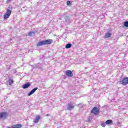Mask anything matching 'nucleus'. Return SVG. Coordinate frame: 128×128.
Segmentation results:
<instances>
[{
  "mask_svg": "<svg viewBox=\"0 0 128 128\" xmlns=\"http://www.w3.org/2000/svg\"><path fill=\"white\" fill-rule=\"evenodd\" d=\"M53 42L52 39L42 40L38 42L36 46H46V44H52Z\"/></svg>",
  "mask_w": 128,
  "mask_h": 128,
  "instance_id": "obj_1",
  "label": "nucleus"
},
{
  "mask_svg": "<svg viewBox=\"0 0 128 128\" xmlns=\"http://www.w3.org/2000/svg\"><path fill=\"white\" fill-rule=\"evenodd\" d=\"M120 84H122V86H128V77L125 76L124 78L120 80Z\"/></svg>",
  "mask_w": 128,
  "mask_h": 128,
  "instance_id": "obj_2",
  "label": "nucleus"
},
{
  "mask_svg": "<svg viewBox=\"0 0 128 128\" xmlns=\"http://www.w3.org/2000/svg\"><path fill=\"white\" fill-rule=\"evenodd\" d=\"M91 112L95 116H98V114H100V110L98 108V107H94L92 110Z\"/></svg>",
  "mask_w": 128,
  "mask_h": 128,
  "instance_id": "obj_3",
  "label": "nucleus"
},
{
  "mask_svg": "<svg viewBox=\"0 0 128 128\" xmlns=\"http://www.w3.org/2000/svg\"><path fill=\"white\" fill-rule=\"evenodd\" d=\"M10 14H12V10H10L9 9H8L6 13H5L4 16V20H6L10 16Z\"/></svg>",
  "mask_w": 128,
  "mask_h": 128,
  "instance_id": "obj_4",
  "label": "nucleus"
},
{
  "mask_svg": "<svg viewBox=\"0 0 128 128\" xmlns=\"http://www.w3.org/2000/svg\"><path fill=\"white\" fill-rule=\"evenodd\" d=\"M66 74L68 78H72L74 76V74H72V72L70 70H67L66 71Z\"/></svg>",
  "mask_w": 128,
  "mask_h": 128,
  "instance_id": "obj_5",
  "label": "nucleus"
},
{
  "mask_svg": "<svg viewBox=\"0 0 128 128\" xmlns=\"http://www.w3.org/2000/svg\"><path fill=\"white\" fill-rule=\"evenodd\" d=\"M8 116V113L6 112H0V118H6Z\"/></svg>",
  "mask_w": 128,
  "mask_h": 128,
  "instance_id": "obj_6",
  "label": "nucleus"
},
{
  "mask_svg": "<svg viewBox=\"0 0 128 128\" xmlns=\"http://www.w3.org/2000/svg\"><path fill=\"white\" fill-rule=\"evenodd\" d=\"M40 115H37L34 120V124H38V122H40Z\"/></svg>",
  "mask_w": 128,
  "mask_h": 128,
  "instance_id": "obj_7",
  "label": "nucleus"
},
{
  "mask_svg": "<svg viewBox=\"0 0 128 128\" xmlns=\"http://www.w3.org/2000/svg\"><path fill=\"white\" fill-rule=\"evenodd\" d=\"M38 87H36L35 88H34L33 90H32L28 94V96H32V94L36 92V90H38Z\"/></svg>",
  "mask_w": 128,
  "mask_h": 128,
  "instance_id": "obj_8",
  "label": "nucleus"
},
{
  "mask_svg": "<svg viewBox=\"0 0 128 128\" xmlns=\"http://www.w3.org/2000/svg\"><path fill=\"white\" fill-rule=\"evenodd\" d=\"M74 108V106L72 104H68V110H72Z\"/></svg>",
  "mask_w": 128,
  "mask_h": 128,
  "instance_id": "obj_9",
  "label": "nucleus"
},
{
  "mask_svg": "<svg viewBox=\"0 0 128 128\" xmlns=\"http://www.w3.org/2000/svg\"><path fill=\"white\" fill-rule=\"evenodd\" d=\"M29 86H30V84L29 82H27L26 84L23 85L22 88L24 89H26L29 88Z\"/></svg>",
  "mask_w": 128,
  "mask_h": 128,
  "instance_id": "obj_10",
  "label": "nucleus"
},
{
  "mask_svg": "<svg viewBox=\"0 0 128 128\" xmlns=\"http://www.w3.org/2000/svg\"><path fill=\"white\" fill-rule=\"evenodd\" d=\"M112 36V33L110 32H107L105 36H104V38H110Z\"/></svg>",
  "mask_w": 128,
  "mask_h": 128,
  "instance_id": "obj_11",
  "label": "nucleus"
},
{
  "mask_svg": "<svg viewBox=\"0 0 128 128\" xmlns=\"http://www.w3.org/2000/svg\"><path fill=\"white\" fill-rule=\"evenodd\" d=\"M112 124V120H106V124Z\"/></svg>",
  "mask_w": 128,
  "mask_h": 128,
  "instance_id": "obj_12",
  "label": "nucleus"
},
{
  "mask_svg": "<svg viewBox=\"0 0 128 128\" xmlns=\"http://www.w3.org/2000/svg\"><path fill=\"white\" fill-rule=\"evenodd\" d=\"M66 48H72V44H66V46H65Z\"/></svg>",
  "mask_w": 128,
  "mask_h": 128,
  "instance_id": "obj_13",
  "label": "nucleus"
},
{
  "mask_svg": "<svg viewBox=\"0 0 128 128\" xmlns=\"http://www.w3.org/2000/svg\"><path fill=\"white\" fill-rule=\"evenodd\" d=\"M14 84V80L12 79H10L9 80V84L10 86H12Z\"/></svg>",
  "mask_w": 128,
  "mask_h": 128,
  "instance_id": "obj_14",
  "label": "nucleus"
},
{
  "mask_svg": "<svg viewBox=\"0 0 128 128\" xmlns=\"http://www.w3.org/2000/svg\"><path fill=\"white\" fill-rule=\"evenodd\" d=\"M32 34H34V32H30L28 33V36H32Z\"/></svg>",
  "mask_w": 128,
  "mask_h": 128,
  "instance_id": "obj_15",
  "label": "nucleus"
},
{
  "mask_svg": "<svg viewBox=\"0 0 128 128\" xmlns=\"http://www.w3.org/2000/svg\"><path fill=\"white\" fill-rule=\"evenodd\" d=\"M124 26L128 27V21L124 22Z\"/></svg>",
  "mask_w": 128,
  "mask_h": 128,
  "instance_id": "obj_16",
  "label": "nucleus"
},
{
  "mask_svg": "<svg viewBox=\"0 0 128 128\" xmlns=\"http://www.w3.org/2000/svg\"><path fill=\"white\" fill-rule=\"evenodd\" d=\"M101 126H102L103 128H104V127L106 126V123H104V122H102V123L101 124Z\"/></svg>",
  "mask_w": 128,
  "mask_h": 128,
  "instance_id": "obj_17",
  "label": "nucleus"
},
{
  "mask_svg": "<svg viewBox=\"0 0 128 128\" xmlns=\"http://www.w3.org/2000/svg\"><path fill=\"white\" fill-rule=\"evenodd\" d=\"M66 4H67V6H70V4H72V2H70V1H67Z\"/></svg>",
  "mask_w": 128,
  "mask_h": 128,
  "instance_id": "obj_18",
  "label": "nucleus"
},
{
  "mask_svg": "<svg viewBox=\"0 0 128 128\" xmlns=\"http://www.w3.org/2000/svg\"><path fill=\"white\" fill-rule=\"evenodd\" d=\"M12 2V0H6L7 4H9V2Z\"/></svg>",
  "mask_w": 128,
  "mask_h": 128,
  "instance_id": "obj_19",
  "label": "nucleus"
},
{
  "mask_svg": "<svg viewBox=\"0 0 128 128\" xmlns=\"http://www.w3.org/2000/svg\"><path fill=\"white\" fill-rule=\"evenodd\" d=\"M47 116H48V114H46Z\"/></svg>",
  "mask_w": 128,
  "mask_h": 128,
  "instance_id": "obj_20",
  "label": "nucleus"
}]
</instances>
